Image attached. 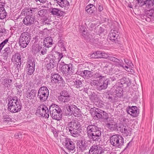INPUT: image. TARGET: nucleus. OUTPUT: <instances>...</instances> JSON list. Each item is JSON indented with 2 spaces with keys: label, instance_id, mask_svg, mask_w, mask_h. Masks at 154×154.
<instances>
[{
  "label": "nucleus",
  "instance_id": "nucleus-1",
  "mask_svg": "<svg viewBox=\"0 0 154 154\" xmlns=\"http://www.w3.org/2000/svg\"><path fill=\"white\" fill-rule=\"evenodd\" d=\"M86 131L88 136L91 140L96 142L101 140V132L97 126L90 125L87 127Z\"/></svg>",
  "mask_w": 154,
  "mask_h": 154
},
{
  "label": "nucleus",
  "instance_id": "nucleus-2",
  "mask_svg": "<svg viewBox=\"0 0 154 154\" xmlns=\"http://www.w3.org/2000/svg\"><path fill=\"white\" fill-rule=\"evenodd\" d=\"M68 128L71 135L74 137L81 136L82 130L79 122L76 120H72L69 122Z\"/></svg>",
  "mask_w": 154,
  "mask_h": 154
},
{
  "label": "nucleus",
  "instance_id": "nucleus-3",
  "mask_svg": "<svg viewBox=\"0 0 154 154\" xmlns=\"http://www.w3.org/2000/svg\"><path fill=\"white\" fill-rule=\"evenodd\" d=\"M51 116L54 119L59 120L62 117V112L59 106L55 104H52L49 108Z\"/></svg>",
  "mask_w": 154,
  "mask_h": 154
},
{
  "label": "nucleus",
  "instance_id": "nucleus-4",
  "mask_svg": "<svg viewBox=\"0 0 154 154\" xmlns=\"http://www.w3.org/2000/svg\"><path fill=\"white\" fill-rule=\"evenodd\" d=\"M111 144L116 147L120 148L124 143V139L120 135L115 134L110 137Z\"/></svg>",
  "mask_w": 154,
  "mask_h": 154
},
{
  "label": "nucleus",
  "instance_id": "nucleus-5",
  "mask_svg": "<svg viewBox=\"0 0 154 154\" xmlns=\"http://www.w3.org/2000/svg\"><path fill=\"white\" fill-rule=\"evenodd\" d=\"M30 35L27 32L22 33L20 36L19 44L23 48L26 47L29 44L31 38Z\"/></svg>",
  "mask_w": 154,
  "mask_h": 154
},
{
  "label": "nucleus",
  "instance_id": "nucleus-6",
  "mask_svg": "<svg viewBox=\"0 0 154 154\" xmlns=\"http://www.w3.org/2000/svg\"><path fill=\"white\" fill-rule=\"evenodd\" d=\"M49 91L46 86L40 87L38 92V97L42 102L45 101L48 97Z\"/></svg>",
  "mask_w": 154,
  "mask_h": 154
},
{
  "label": "nucleus",
  "instance_id": "nucleus-7",
  "mask_svg": "<svg viewBox=\"0 0 154 154\" xmlns=\"http://www.w3.org/2000/svg\"><path fill=\"white\" fill-rule=\"evenodd\" d=\"M91 110L94 112V115L98 118L107 120L109 118L108 114L105 112L96 108H92Z\"/></svg>",
  "mask_w": 154,
  "mask_h": 154
},
{
  "label": "nucleus",
  "instance_id": "nucleus-8",
  "mask_svg": "<svg viewBox=\"0 0 154 154\" xmlns=\"http://www.w3.org/2000/svg\"><path fill=\"white\" fill-rule=\"evenodd\" d=\"M109 55L108 53L104 51H97L90 54V57L93 58L107 59Z\"/></svg>",
  "mask_w": 154,
  "mask_h": 154
},
{
  "label": "nucleus",
  "instance_id": "nucleus-9",
  "mask_svg": "<svg viewBox=\"0 0 154 154\" xmlns=\"http://www.w3.org/2000/svg\"><path fill=\"white\" fill-rule=\"evenodd\" d=\"M37 111L42 116L47 118H48L49 117L48 109L45 105H41L38 107Z\"/></svg>",
  "mask_w": 154,
  "mask_h": 154
},
{
  "label": "nucleus",
  "instance_id": "nucleus-10",
  "mask_svg": "<svg viewBox=\"0 0 154 154\" xmlns=\"http://www.w3.org/2000/svg\"><path fill=\"white\" fill-rule=\"evenodd\" d=\"M51 77V83L53 84L57 83L63 84L65 82L62 77L58 73H52Z\"/></svg>",
  "mask_w": 154,
  "mask_h": 154
},
{
  "label": "nucleus",
  "instance_id": "nucleus-11",
  "mask_svg": "<svg viewBox=\"0 0 154 154\" xmlns=\"http://www.w3.org/2000/svg\"><path fill=\"white\" fill-rule=\"evenodd\" d=\"M23 22L26 26H30L35 23L37 21L35 19V16L32 15H28L24 18Z\"/></svg>",
  "mask_w": 154,
  "mask_h": 154
},
{
  "label": "nucleus",
  "instance_id": "nucleus-12",
  "mask_svg": "<svg viewBox=\"0 0 154 154\" xmlns=\"http://www.w3.org/2000/svg\"><path fill=\"white\" fill-rule=\"evenodd\" d=\"M65 147L68 150L73 151L75 149V144L73 140L68 138H65L63 143Z\"/></svg>",
  "mask_w": 154,
  "mask_h": 154
},
{
  "label": "nucleus",
  "instance_id": "nucleus-13",
  "mask_svg": "<svg viewBox=\"0 0 154 154\" xmlns=\"http://www.w3.org/2000/svg\"><path fill=\"white\" fill-rule=\"evenodd\" d=\"M98 84V89L99 90L106 89L109 84H110V80L108 79H99Z\"/></svg>",
  "mask_w": 154,
  "mask_h": 154
},
{
  "label": "nucleus",
  "instance_id": "nucleus-14",
  "mask_svg": "<svg viewBox=\"0 0 154 154\" xmlns=\"http://www.w3.org/2000/svg\"><path fill=\"white\" fill-rule=\"evenodd\" d=\"M127 112L128 114L134 117L137 116L139 114V110L135 106L128 107L127 109Z\"/></svg>",
  "mask_w": 154,
  "mask_h": 154
},
{
  "label": "nucleus",
  "instance_id": "nucleus-15",
  "mask_svg": "<svg viewBox=\"0 0 154 154\" xmlns=\"http://www.w3.org/2000/svg\"><path fill=\"white\" fill-rule=\"evenodd\" d=\"M106 122V126L110 131H116L117 123L111 118H108Z\"/></svg>",
  "mask_w": 154,
  "mask_h": 154
},
{
  "label": "nucleus",
  "instance_id": "nucleus-16",
  "mask_svg": "<svg viewBox=\"0 0 154 154\" xmlns=\"http://www.w3.org/2000/svg\"><path fill=\"white\" fill-rule=\"evenodd\" d=\"M49 61H47V64L46 65V67L48 70H50L51 69L53 68L54 66H56L57 65V61L56 60V59L54 56H51V57L49 58Z\"/></svg>",
  "mask_w": 154,
  "mask_h": 154
},
{
  "label": "nucleus",
  "instance_id": "nucleus-17",
  "mask_svg": "<svg viewBox=\"0 0 154 154\" xmlns=\"http://www.w3.org/2000/svg\"><path fill=\"white\" fill-rule=\"evenodd\" d=\"M119 87L126 88L131 85L130 80L128 78H123L118 82Z\"/></svg>",
  "mask_w": 154,
  "mask_h": 154
},
{
  "label": "nucleus",
  "instance_id": "nucleus-18",
  "mask_svg": "<svg viewBox=\"0 0 154 154\" xmlns=\"http://www.w3.org/2000/svg\"><path fill=\"white\" fill-rule=\"evenodd\" d=\"M8 106L9 107V106H12L16 105L17 103H19L21 102L20 100H18V97L16 96H9L8 98Z\"/></svg>",
  "mask_w": 154,
  "mask_h": 154
},
{
  "label": "nucleus",
  "instance_id": "nucleus-19",
  "mask_svg": "<svg viewBox=\"0 0 154 154\" xmlns=\"http://www.w3.org/2000/svg\"><path fill=\"white\" fill-rule=\"evenodd\" d=\"M16 105L12 106H9L8 109V111L12 113H16L20 112L22 108L21 102L16 104Z\"/></svg>",
  "mask_w": 154,
  "mask_h": 154
},
{
  "label": "nucleus",
  "instance_id": "nucleus-20",
  "mask_svg": "<svg viewBox=\"0 0 154 154\" xmlns=\"http://www.w3.org/2000/svg\"><path fill=\"white\" fill-rule=\"evenodd\" d=\"M119 36L118 32L114 30H111L109 33V39L112 42L115 43H118V37Z\"/></svg>",
  "mask_w": 154,
  "mask_h": 154
},
{
  "label": "nucleus",
  "instance_id": "nucleus-21",
  "mask_svg": "<svg viewBox=\"0 0 154 154\" xmlns=\"http://www.w3.org/2000/svg\"><path fill=\"white\" fill-rule=\"evenodd\" d=\"M72 65V64L64 65L62 67V70L65 74L68 73L69 74H72L75 72Z\"/></svg>",
  "mask_w": 154,
  "mask_h": 154
},
{
  "label": "nucleus",
  "instance_id": "nucleus-22",
  "mask_svg": "<svg viewBox=\"0 0 154 154\" xmlns=\"http://www.w3.org/2000/svg\"><path fill=\"white\" fill-rule=\"evenodd\" d=\"M49 11L51 14L60 17L63 16L64 13V12L60 9L53 7L50 8Z\"/></svg>",
  "mask_w": 154,
  "mask_h": 154
},
{
  "label": "nucleus",
  "instance_id": "nucleus-23",
  "mask_svg": "<svg viewBox=\"0 0 154 154\" xmlns=\"http://www.w3.org/2000/svg\"><path fill=\"white\" fill-rule=\"evenodd\" d=\"M109 54L107 59L113 62L116 63L115 64L116 66L118 67H123V64L122 60H119V59L112 56H109Z\"/></svg>",
  "mask_w": 154,
  "mask_h": 154
},
{
  "label": "nucleus",
  "instance_id": "nucleus-24",
  "mask_svg": "<svg viewBox=\"0 0 154 154\" xmlns=\"http://www.w3.org/2000/svg\"><path fill=\"white\" fill-rule=\"evenodd\" d=\"M97 9L95 6L91 4L88 5L85 8L86 11L91 15H95L96 13Z\"/></svg>",
  "mask_w": 154,
  "mask_h": 154
},
{
  "label": "nucleus",
  "instance_id": "nucleus-25",
  "mask_svg": "<svg viewBox=\"0 0 154 154\" xmlns=\"http://www.w3.org/2000/svg\"><path fill=\"white\" fill-rule=\"evenodd\" d=\"M77 146L79 147V150L82 152L84 151L88 147V144L86 141L82 140H79L77 142Z\"/></svg>",
  "mask_w": 154,
  "mask_h": 154
},
{
  "label": "nucleus",
  "instance_id": "nucleus-26",
  "mask_svg": "<svg viewBox=\"0 0 154 154\" xmlns=\"http://www.w3.org/2000/svg\"><path fill=\"white\" fill-rule=\"evenodd\" d=\"M12 59L14 60L16 62L18 63L19 66L17 67L20 68L21 64V58L20 53L19 52H16L13 55L12 57Z\"/></svg>",
  "mask_w": 154,
  "mask_h": 154
},
{
  "label": "nucleus",
  "instance_id": "nucleus-27",
  "mask_svg": "<svg viewBox=\"0 0 154 154\" xmlns=\"http://www.w3.org/2000/svg\"><path fill=\"white\" fill-rule=\"evenodd\" d=\"M53 43V40L51 37H47L43 41V44L44 46L48 48L51 47Z\"/></svg>",
  "mask_w": 154,
  "mask_h": 154
},
{
  "label": "nucleus",
  "instance_id": "nucleus-28",
  "mask_svg": "<svg viewBox=\"0 0 154 154\" xmlns=\"http://www.w3.org/2000/svg\"><path fill=\"white\" fill-rule=\"evenodd\" d=\"M105 95L106 99L111 102H114L116 101V97L114 94L110 91H107L105 92Z\"/></svg>",
  "mask_w": 154,
  "mask_h": 154
},
{
  "label": "nucleus",
  "instance_id": "nucleus-29",
  "mask_svg": "<svg viewBox=\"0 0 154 154\" xmlns=\"http://www.w3.org/2000/svg\"><path fill=\"white\" fill-rule=\"evenodd\" d=\"M11 116L7 113H2V116L1 119L2 122L4 124H8L12 122Z\"/></svg>",
  "mask_w": 154,
  "mask_h": 154
},
{
  "label": "nucleus",
  "instance_id": "nucleus-30",
  "mask_svg": "<svg viewBox=\"0 0 154 154\" xmlns=\"http://www.w3.org/2000/svg\"><path fill=\"white\" fill-rule=\"evenodd\" d=\"M36 92L35 90L32 89L30 91L26 92V97L30 99H34L35 97Z\"/></svg>",
  "mask_w": 154,
  "mask_h": 154
},
{
  "label": "nucleus",
  "instance_id": "nucleus-31",
  "mask_svg": "<svg viewBox=\"0 0 154 154\" xmlns=\"http://www.w3.org/2000/svg\"><path fill=\"white\" fill-rule=\"evenodd\" d=\"M92 72L88 70H84L81 72V75L85 79H88L92 77Z\"/></svg>",
  "mask_w": 154,
  "mask_h": 154
},
{
  "label": "nucleus",
  "instance_id": "nucleus-32",
  "mask_svg": "<svg viewBox=\"0 0 154 154\" xmlns=\"http://www.w3.org/2000/svg\"><path fill=\"white\" fill-rule=\"evenodd\" d=\"M57 3L62 8L68 6L69 5V2L67 0H56Z\"/></svg>",
  "mask_w": 154,
  "mask_h": 154
},
{
  "label": "nucleus",
  "instance_id": "nucleus-33",
  "mask_svg": "<svg viewBox=\"0 0 154 154\" xmlns=\"http://www.w3.org/2000/svg\"><path fill=\"white\" fill-rule=\"evenodd\" d=\"M71 108L72 109V107L69 106V104H66L64 106V109L65 115L70 116L72 115V113L71 111Z\"/></svg>",
  "mask_w": 154,
  "mask_h": 154
},
{
  "label": "nucleus",
  "instance_id": "nucleus-34",
  "mask_svg": "<svg viewBox=\"0 0 154 154\" xmlns=\"http://www.w3.org/2000/svg\"><path fill=\"white\" fill-rule=\"evenodd\" d=\"M7 15L5 8L0 7V19L2 20L5 18Z\"/></svg>",
  "mask_w": 154,
  "mask_h": 154
},
{
  "label": "nucleus",
  "instance_id": "nucleus-35",
  "mask_svg": "<svg viewBox=\"0 0 154 154\" xmlns=\"http://www.w3.org/2000/svg\"><path fill=\"white\" fill-rule=\"evenodd\" d=\"M122 91V88L119 87L115 91V94H114L115 95V97L116 98V97H120L122 95L123 93Z\"/></svg>",
  "mask_w": 154,
  "mask_h": 154
},
{
  "label": "nucleus",
  "instance_id": "nucleus-36",
  "mask_svg": "<svg viewBox=\"0 0 154 154\" xmlns=\"http://www.w3.org/2000/svg\"><path fill=\"white\" fill-rule=\"evenodd\" d=\"M143 5H145L147 8H151L154 5V0H146L144 2Z\"/></svg>",
  "mask_w": 154,
  "mask_h": 154
},
{
  "label": "nucleus",
  "instance_id": "nucleus-37",
  "mask_svg": "<svg viewBox=\"0 0 154 154\" xmlns=\"http://www.w3.org/2000/svg\"><path fill=\"white\" fill-rule=\"evenodd\" d=\"M148 17L151 20V21H152L154 19V11L152 9H151L147 11L146 14Z\"/></svg>",
  "mask_w": 154,
  "mask_h": 154
},
{
  "label": "nucleus",
  "instance_id": "nucleus-38",
  "mask_svg": "<svg viewBox=\"0 0 154 154\" xmlns=\"http://www.w3.org/2000/svg\"><path fill=\"white\" fill-rule=\"evenodd\" d=\"M72 114L76 117L81 116L82 115L80 110L76 106L75 109H74Z\"/></svg>",
  "mask_w": 154,
  "mask_h": 154
},
{
  "label": "nucleus",
  "instance_id": "nucleus-39",
  "mask_svg": "<svg viewBox=\"0 0 154 154\" xmlns=\"http://www.w3.org/2000/svg\"><path fill=\"white\" fill-rule=\"evenodd\" d=\"M30 66L35 68V63L34 60L32 58H29L26 63V67Z\"/></svg>",
  "mask_w": 154,
  "mask_h": 154
},
{
  "label": "nucleus",
  "instance_id": "nucleus-40",
  "mask_svg": "<svg viewBox=\"0 0 154 154\" xmlns=\"http://www.w3.org/2000/svg\"><path fill=\"white\" fill-rule=\"evenodd\" d=\"M3 53V56L4 57H8V55L11 53V51L10 48L9 47H6L4 50Z\"/></svg>",
  "mask_w": 154,
  "mask_h": 154
},
{
  "label": "nucleus",
  "instance_id": "nucleus-41",
  "mask_svg": "<svg viewBox=\"0 0 154 154\" xmlns=\"http://www.w3.org/2000/svg\"><path fill=\"white\" fill-rule=\"evenodd\" d=\"M35 68L32 66L26 67L25 70L28 75H32L34 72Z\"/></svg>",
  "mask_w": 154,
  "mask_h": 154
},
{
  "label": "nucleus",
  "instance_id": "nucleus-42",
  "mask_svg": "<svg viewBox=\"0 0 154 154\" xmlns=\"http://www.w3.org/2000/svg\"><path fill=\"white\" fill-rule=\"evenodd\" d=\"M12 84V80L10 79H7L5 80L3 82V85L5 87L8 88H11V85Z\"/></svg>",
  "mask_w": 154,
  "mask_h": 154
},
{
  "label": "nucleus",
  "instance_id": "nucleus-43",
  "mask_svg": "<svg viewBox=\"0 0 154 154\" xmlns=\"http://www.w3.org/2000/svg\"><path fill=\"white\" fill-rule=\"evenodd\" d=\"M131 128L125 126V127L123 129L122 133H123L125 136H128L130 135L131 134Z\"/></svg>",
  "mask_w": 154,
  "mask_h": 154
},
{
  "label": "nucleus",
  "instance_id": "nucleus-44",
  "mask_svg": "<svg viewBox=\"0 0 154 154\" xmlns=\"http://www.w3.org/2000/svg\"><path fill=\"white\" fill-rule=\"evenodd\" d=\"M57 44L58 46L61 48L62 51H66V49L64 45V41L63 40L61 39L59 40Z\"/></svg>",
  "mask_w": 154,
  "mask_h": 154
},
{
  "label": "nucleus",
  "instance_id": "nucleus-45",
  "mask_svg": "<svg viewBox=\"0 0 154 154\" xmlns=\"http://www.w3.org/2000/svg\"><path fill=\"white\" fill-rule=\"evenodd\" d=\"M125 127V126L122 124H120L118 125L117 124L116 130L122 132L123 129Z\"/></svg>",
  "mask_w": 154,
  "mask_h": 154
},
{
  "label": "nucleus",
  "instance_id": "nucleus-46",
  "mask_svg": "<svg viewBox=\"0 0 154 154\" xmlns=\"http://www.w3.org/2000/svg\"><path fill=\"white\" fill-rule=\"evenodd\" d=\"M59 99L60 101L63 102H67L70 100V95H69L63 97L59 98Z\"/></svg>",
  "mask_w": 154,
  "mask_h": 154
},
{
  "label": "nucleus",
  "instance_id": "nucleus-47",
  "mask_svg": "<svg viewBox=\"0 0 154 154\" xmlns=\"http://www.w3.org/2000/svg\"><path fill=\"white\" fill-rule=\"evenodd\" d=\"M92 77H93L91 78H94L95 79L99 78V79H101L104 78V76L102 75L101 74H100L99 73L96 72V73L93 74L92 75Z\"/></svg>",
  "mask_w": 154,
  "mask_h": 154
},
{
  "label": "nucleus",
  "instance_id": "nucleus-48",
  "mask_svg": "<svg viewBox=\"0 0 154 154\" xmlns=\"http://www.w3.org/2000/svg\"><path fill=\"white\" fill-rule=\"evenodd\" d=\"M82 83L81 81L76 79L74 82V85L77 88H79L82 86Z\"/></svg>",
  "mask_w": 154,
  "mask_h": 154
},
{
  "label": "nucleus",
  "instance_id": "nucleus-49",
  "mask_svg": "<svg viewBox=\"0 0 154 154\" xmlns=\"http://www.w3.org/2000/svg\"><path fill=\"white\" fill-rule=\"evenodd\" d=\"M99 80H92L91 79L89 80V83L92 86H98Z\"/></svg>",
  "mask_w": 154,
  "mask_h": 154
},
{
  "label": "nucleus",
  "instance_id": "nucleus-50",
  "mask_svg": "<svg viewBox=\"0 0 154 154\" xmlns=\"http://www.w3.org/2000/svg\"><path fill=\"white\" fill-rule=\"evenodd\" d=\"M47 13V11L46 10L43 9L40 10L38 11V14L40 17H44L46 14Z\"/></svg>",
  "mask_w": 154,
  "mask_h": 154
},
{
  "label": "nucleus",
  "instance_id": "nucleus-51",
  "mask_svg": "<svg viewBox=\"0 0 154 154\" xmlns=\"http://www.w3.org/2000/svg\"><path fill=\"white\" fill-rule=\"evenodd\" d=\"M29 9L28 8H25L24 9L22 10L21 13V15L22 16H27V15H29Z\"/></svg>",
  "mask_w": 154,
  "mask_h": 154
},
{
  "label": "nucleus",
  "instance_id": "nucleus-52",
  "mask_svg": "<svg viewBox=\"0 0 154 154\" xmlns=\"http://www.w3.org/2000/svg\"><path fill=\"white\" fill-rule=\"evenodd\" d=\"M118 76L120 77V78L122 77V74H120L118 75L117 74H115L113 76L110 77V79L112 81H114L118 79Z\"/></svg>",
  "mask_w": 154,
  "mask_h": 154
},
{
  "label": "nucleus",
  "instance_id": "nucleus-53",
  "mask_svg": "<svg viewBox=\"0 0 154 154\" xmlns=\"http://www.w3.org/2000/svg\"><path fill=\"white\" fill-rule=\"evenodd\" d=\"M69 95V93L67 91L63 90L60 93V96L59 97V98L63 97Z\"/></svg>",
  "mask_w": 154,
  "mask_h": 154
},
{
  "label": "nucleus",
  "instance_id": "nucleus-54",
  "mask_svg": "<svg viewBox=\"0 0 154 154\" xmlns=\"http://www.w3.org/2000/svg\"><path fill=\"white\" fill-rule=\"evenodd\" d=\"M57 131L58 132L61 131H63L64 128V127L63 124L57 125L56 126Z\"/></svg>",
  "mask_w": 154,
  "mask_h": 154
},
{
  "label": "nucleus",
  "instance_id": "nucleus-55",
  "mask_svg": "<svg viewBox=\"0 0 154 154\" xmlns=\"http://www.w3.org/2000/svg\"><path fill=\"white\" fill-rule=\"evenodd\" d=\"M106 68H108L110 72H113L114 71H113V70L114 68V66L112 65L111 64H109L108 65H106Z\"/></svg>",
  "mask_w": 154,
  "mask_h": 154
},
{
  "label": "nucleus",
  "instance_id": "nucleus-56",
  "mask_svg": "<svg viewBox=\"0 0 154 154\" xmlns=\"http://www.w3.org/2000/svg\"><path fill=\"white\" fill-rule=\"evenodd\" d=\"M28 9H29V14L37 11L38 10V9L37 8H28Z\"/></svg>",
  "mask_w": 154,
  "mask_h": 154
},
{
  "label": "nucleus",
  "instance_id": "nucleus-57",
  "mask_svg": "<svg viewBox=\"0 0 154 154\" xmlns=\"http://www.w3.org/2000/svg\"><path fill=\"white\" fill-rule=\"evenodd\" d=\"M142 19L143 21L145 20L146 21L148 22H150L151 21L150 19L148 17L147 15H143L141 16Z\"/></svg>",
  "mask_w": 154,
  "mask_h": 154
},
{
  "label": "nucleus",
  "instance_id": "nucleus-58",
  "mask_svg": "<svg viewBox=\"0 0 154 154\" xmlns=\"http://www.w3.org/2000/svg\"><path fill=\"white\" fill-rule=\"evenodd\" d=\"M96 104L97 105L98 107L102 108L103 107L104 105V102L101 100H100L98 102H97Z\"/></svg>",
  "mask_w": 154,
  "mask_h": 154
},
{
  "label": "nucleus",
  "instance_id": "nucleus-59",
  "mask_svg": "<svg viewBox=\"0 0 154 154\" xmlns=\"http://www.w3.org/2000/svg\"><path fill=\"white\" fill-rule=\"evenodd\" d=\"M47 49L46 48H45L44 47L42 48L41 49V50L40 51V55H44L46 54L47 53Z\"/></svg>",
  "mask_w": 154,
  "mask_h": 154
},
{
  "label": "nucleus",
  "instance_id": "nucleus-60",
  "mask_svg": "<svg viewBox=\"0 0 154 154\" xmlns=\"http://www.w3.org/2000/svg\"><path fill=\"white\" fill-rule=\"evenodd\" d=\"M42 48L40 46H38V47H37L35 51V54H38H38H40V51L41 50V49Z\"/></svg>",
  "mask_w": 154,
  "mask_h": 154
},
{
  "label": "nucleus",
  "instance_id": "nucleus-61",
  "mask_svg": "<svg viewBox=\"0 0 154 154\" xmlns=\"http://www.w3.org/2000/svg\"><path fill=\"white\" fill-rule=\"evenodd\" d=\"M124 61L125 63L128 66H131V64H132L131 62L127 59H125Z\"/></svg>",
  "mask_w": 154,
  "mask_h": 154
},
{
  "label": "nucleus",
  "instance_id": "nucleus-62",
  "mask_svg": "<svg viewBox=\"0 0 154 154\" xmlns=\"http://www.w3.org/2000/svg\"><path fill=\"white\" fill-rule=\"evenodd\" d=\"M57 54H58V60L57 61H58L57 62H59V61L62 58V57H63V55L62 53H60L59 52H58Z\"/></svg>",
  "mask_w": 154,
  "mask_h": 154
},
{
  "label": "nucleus",
  "instance_id": "nucleus-63",
  "mask_svg": "<svg viewBox=\"0 0 154 154\" xmlns=\"http://www.w3.org/2000/svg\"><path fill=\"white\" fill-rule=\"evenodd\" d=\"M123 65L124 63H123ZM130 66H125V67L123 66V67L126 71L128 72H129L130 69Z\"/></svg>",
  "mask_w": 154,
  "mask_h": 154
},
{
  "label": "nucleus",
  "instance_id": "nucleus-64",
  "mask_svg": "<svg viewBox=\"0 0 154 154\" xmlns=\"http://www.w3.org/2000/svg\"><path fill=\"white\" fill-rule=\"evenodd\" d=\"M15 86L17 88L20 89L22 86V85L21 84L16 83L15 84Z\"/></svg>",
  "mask_w": 154,
  "mask_h": 154
}]
</instances>
